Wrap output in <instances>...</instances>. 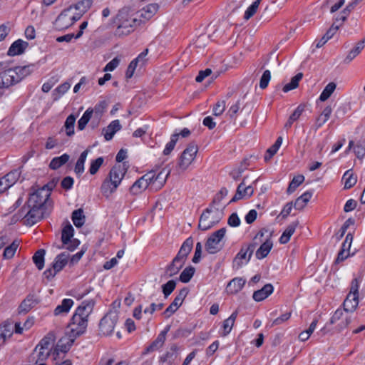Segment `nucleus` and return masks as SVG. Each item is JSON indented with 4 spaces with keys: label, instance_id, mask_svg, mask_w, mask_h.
<instances>
[{
    "label": "nucleus",
    "instance_id": "nucleus-1",
    "mask_svg": "<svg viewBox=\"0 0 365 365\" xmlns=\"http://www.w3.org/2000/svg\"><path fill=\"white\" fill-rule=\"evenodd\" d=\"M94 306L95 301L93 299L85 300L76 309L68 324L70 333L73 334V336L78 337L86 331L88 326V318L92 313Z\"/></svg>",
    "mask_w": 365,
    "mask_h": 365
},
{
    "label": "nucleus",
    "instance_id": "nucleus-2",
    "mask_svg": "<svg viewBox=\"0 0 365 365\" xmlns=\"http://www.w3.org/2000/svg\"><path fill=\"white\" fill-rule=\"evenodd\" d=\"M127 168H125V163L123 165H115L110 170L108 177L103 180L101 191L102 194L108 197L113 192H114L118 185L120 184Z\"/></svg>",
    "mask_w": 365,
    "mask_h": 365
},
{
    "label": "nucleus",
    "instance_id": "nucleus-3",
    "mask_svg": "<svg viewBox=\"0 0 365 365\" xmlns=\"http://www.w3.org/2000/svg\"><path fill=\"white\" fill-rule=\"evenodd\" d=\"M224 208L225 207H216L210 204L200 215L198 229L206 231L217 225L222 217Z\"/></svg>",
    "mask_w": 365,
    "mask_h": 365
},
{
    "label": "nucleus",
    "instance_id": "nucleus-4",
    "mask_svg": "<svg viewBox=\"0 0 365 365\" xmlns=\"http://www.w3.org/2000/svg\"><path fill=\"white\" fill-rule=\"evenodd\" d=\"M115 19L118 24L115 31V35L119 37L128 35L134 31L137 26L140 25L138 19L129 17L128 11L125 9L119 10Z\"/></svg>",
    "mask_w": 365,
    "mask_h": 365
},
{
    "label": "nucleus",
    "instance_id": "nucleus-5",
    "mask_svg": "<svg viewBox=\"0 0 365 365\" xmlns=\"http://www.w3.org/2000/svg\"><path fill=\"white\" fill-rule=\"evenodd\" d=\"M49 213L50 212H48V210H44L36 206L24 205L19 210V215L20 217L23 216L24 225L32 226L46 215H48Z\"/></svg>",
    "mask_w": 365,
    "mask_h": 365
},
{
    "label": "nucleus",
    "instance_id": "nucleus-6",
    "mask_svg": "<svg viewBox=\"0 0 365 365\" xmlns=\"http://www.w3.org/2000/svg\"><path fill=\"white\" fill-rule=\"evenodd\" d=\"M51 193L42 187L30 194L26 206H36L51 212L52 208V202L49 200Z\"/></svg>",
    "mask_w": 365,
    "mask_h": 365
},
{
    "label": "nucleus",
    "instance_id": "nucleus-7",
    "mask_svg": "<svg viewBox=\"0 0 365 365\" xmlns=\"http://www.w3.org/2000/svg\"><path fill=\"white\" fill-rule=\"evenodd\" d=\"M226 233V228L222 227L214 232L207 240L205 242V249L210 254H216L222 247L220 242L225 237Z\"/></svg>",
    "mask_w": 365,
    "mask_h": 365
},
{
    "label": "nucleus",
    "instance_id": "nucleus-8",
    "mask_svg": "<svg viewBox=\"0 0 365 365\" xmlns=\"http://www.w3.org/2000/svg\"><path fill=\"white\" fill-rule=\"evenodd\" d=\"M197 150V145L194 143H190L180 156L178 168L181 171H185L194 160Z\"/></svg>",
    "mask_w": 365,
    "mask_h": 365
},
{
    "label": "nucleus",
    "instance_id": "nucleus-9",
    "mask_svg": "<svg viewBox=\"0 0 365 365\" xmlns=\"http://www.w3.org/2000/svg\"><path fill=\"white\" fill-rule=\"evenodd\" d=\"M118 319V314L115 312H110L106 314L100 321L99 330L104 335L108 336L112 334L114 327Z\"/></svg>",
    "mask_w": 365,
    "mask_h": 365
},
{
    "label": "nucleus",
    "instance_id": "nucleus-10",
    "mask_svg": "<svg viewBox=\"0 0 365 365\" xmlns=\"http://www.w3.org/2000/svg\"><path fill=\"white\" fill-rule=\"evenodd\" d=\"M19 82L20 78L14 68H9L0 73V88H9Z\"/></svg>",
    "mask_w": 365,
    "mask_h": 365
},
{
    "label": "nucleus",
    "instance_id": "nucleus-11",
    "mask_svg": "<svg viewBox=\"0 0 365 365\" xmlns=\"http://www.w3.org/2000/svg\"><path fill=\"white\" fill-rule=\"evenodd\" d=\"M20 168L15 169L0 179V193L6 191L16 183L21 175Z\"/></svg>",
    "mask_w": 365,
    "mask_h": 365
},
{
    "label": "nucleus",
    "instance_id": "nucleus-12",
    "mask_svg": "<svg viewBox=\"0 0 365 365\" xmlns=\"http://www.w3.org/2000/svg\"><path fill=\"white\" fill-rule=\"evenodd\" d=\"M158 4H150L140 10L137 13L139 24H144L149 21L158 11Z\"/></svg>",
    "mask_w": 365,
    "mask_h": 365
},
{
    "label": "nucleus",
    "instance_id": "nucleus-13",
    "mask_svg": "<svg viewBox=\"0 0 365 365\" xmlns=\"http://www.w3.org/2000/svg\"><path fill=\"white\" fill-rule=\"evenodd\" d=\"M170 325L166 326V327L157 336V338L145 349L143 354H147L150 352L154 351L155 350L161 348L165 341L166 334L170 331Z\"/></svg>",
    "mask_w": 365,
    "mask_h": 365
},
{
    "label": "nucleus",
    "instance_id": "nucleus-14",
    "mask_svg": "<svg viewBox=\"0 0 365 365\" xmlns=\"http://www.w3.org/2000/svg\"><path fill=\"white\" fill-rule=\"evenodd\" d=\"M38 302L39 300L37 299L35 294H28L19 307V314H21L28 313Z\"/></svg>",
    "mask_w": 365,
    "mask_h": 365
},
{
    "label": "nucleus",
    "instance_id": "nucleus-15",
    "mask_svg": "<svg viewBox=\"0 0 365 365\" xmlns=\"http://www.w3.org/2000/svg\"><path fill=\"white\" fill-rule=\"evenodd\" d=\"M77 336H73V334L69 332L68 336L62 337L59 339L57 348H56L55 351H60L63 353H66L69 351L72 345L73 344L75 339Z\"/></svg>",
    "mask_w": 365,
    "mask_h": 365
},
{
    "label": "nucleus",
    "instance_id": "nucleus-16",
    "mask_svg": "<svg viewBox=\"0 0 365 365\" xmlns=\"http://www.w3.org/2000/svg\"><path fill=\"white\" fill-rule=\"evenodd\" d=\"M29 46V43L21 39L15 41L9 47L7 54L11 56L22 54Z\"/></svg>",
    "mask_w": 365,
    "mask_h": 365
},
{
    "label": "nucleus",
    "instance_id": "nucleus-17",
    "mask_svg": "<svg viewBox=\"0 0 365 365\" xmlns=\"http://www.w3.org/2000/svg\"><path fill=\"white\" fill-rule=\"evenodd\" d=\"M122 126L118 120H113L107 127L104 128L102 130L105 140H110L116 132L121 129Z\"/></svg>",
    "mask_w": 365,
    "mask_h": 365
},
{
    "label": "nucleus",
    "instance_id": "nucleus-18",
    "mask_svg": "<svg viewBox=\"0 0 365 365\" xmlns=\"http://www.w3.org/2000/svg\"><path fill=\"white\" fill-rule=\"evenodd\" d=\"M274 291L272 284H266L262 289L255 291L252 298L256 302H261L268 297Z\"/></svg>",
    "mask_w": 365,
    "mask_h": 365
},
{
    "label": "nucleus",
    "instance_id": "nucleus-19",
    "mask_svg": "<svg viewBox=\"0 0 365 365\" xmlns=\"http://www.w3.org/2000/svg\"><path fill=\"white\" fill-rule=\"evenodd\" d=\"M251 257H249L245 250L241 247L239 252L237 254L232 262V267L235 269H239L243 264H247Z\"/></svg>",
    "mask_w": 365,
    "mask_h": 365
},
{
    "label": "nucleus",
    "instance_id": "nucleus-20",
    "mask_svg": "<svg viewBox=\"0 0 365 365\" xmlns=\"http://www.w3.org/2000/svg\"><path fill=\"white\" fill-rule=\"evenodd\" d=\"M273 246L272 241L269 238H267L265 241L257 250L255 256L257 259H262L267 256Z\"/></svg>",
    "mask_w": 365,
    "mask_h": 365
},
{
    "label": "nucleus",
    "instance_id": "nucleus-21",
    "mask_svg": "<svg viewBox=\"0 0 365 365\" xmlns=\"http://www.w3.org/2000/svg\"><path fill=\"white\" fill-rule=\"evenodd\" d=\"M359 304V295L349 294L344 301L343 306L345 312H353L357 308Z\"/></svg>",
    "mask_w": 365,
    "mask_h": 365
},
{
    "label": "nucleus",
    "instance_id": "nucleus-22",
    "mask_svg": "<svg viewBox=\"0 0 365 365\" xmlns=\"http://www.w3.org/2000/svg\"><path fill=\"white\" fill-rule=\"evenodd\" d=\"M192 247L193 239L192 237H189L184 241L176 256L186 260L188 255L192 251Z\"/></svg>",
    "mask_w": 365,
    "mask_h": 365
},
{
    "label": "nucleus",
    "instance_id": "nucleus-23",
    "mask_svg": "<svg viewBox=\"0 0 365 365\" xmlns=\"http://www.w3.org/2000/svg\"><path fill=\"white\" fill-rule=\"evenodd\" d=\"M68 257L69 255L66 252H61V254L58 255L56 257L54 262L51 264L53 269H55L57 272H59L61 270H62L68 263Z\"/></svg>",
    "mask_w": 365,
    "mask_h": 365
},
{
    "label": "nucleus",
    "instance_id": "nucleus-24",
    "mask_svg": "<svg viewBox=\"0 0 365 365\" xmlns=\"http://www.w3.org/2000/svg\"><path fill=\"white\" fill-rule=\"evenodd\" d=\"M73 304V301L71 299H64L61 304L58 305L54 311L55 316L66 315L67 314Z\"/></svg>",
    "mask_w": 365,
    "mask_h": 365
},
{
    "label": "nucleus",
    "instance_id": "nucleus-25",
    "mask_svg": "<svg viewBox=\"0 0 365 365\" xmlns=\"http://www.w3.org/2000/svg\"><path fill=\"white\" fill-rule=\"evenodd\" d=\"M340 25H336V22H334L331 27L327 31L325 34L319 40L316 44V48L322 47L330 38L333 37L335 33L337 31Z\"/></svg>",
    "mask_w": 365,
    "mask_h": 365
},
{
    "label": "nucleus",
    "instance_id": "nucleus-26",
    "mask_svg": "<svg viewBox=\"0 0 365 365\" xmlns=\"http://www.w3.org/2000/svg\"><path fill=\"white\" fill-rule=\"evenodd\" d=\"M246 280L242 277H236L232 279L227 284V291L232 294L239 292L245 286Z\"/></svg>",
    "mask_w": 365,
    "mask_h": 365
},
{
    "label": "nucleus",
    "instance_id": "nucleus-27",
    "mask_svg": "<svg viewBox=\"0 0 365 365\" xmlns=\"http://www.w3.org/2000/svg\"><path fill=\"white\" fill-rule=\"evenodd\" d=\"M36 352L33 351V353L29 356V361H35V364L44 363L45 361L50 356V351H46L43 349H38Z\"/></svg>",
    "mask_w": 365,
    "mask_h": 365
},
{
    "label": "nucleus",
    "instance_id": "nucleus-28",
    "mask_svg": "<svg viewBox=\"0 0 365 365\" xmlns=\"http://www.w3.org/2000/svg\"><path fill=\"white\" fill-rule=\"evenodd\" d=\"M342 180L344 181V188L345 190L350 189L356 185L357 176L353 173L352 169H349L343 175Z\"/></svg>",
    "mask_w": 365,
    "mask_h": 365
},
{
    "label": "nucleus",
    "instance_id": "nucleus-29",
    "mask_svg": "<svg viewBox=\"0 0 365 365\" xmlns=\"http://www.w3.org/2000/svg\"><path fill=\"white\" fill-rule=\"evenodd\" d=\"M365 40L359 41L356 45L351 49L346 57L344 60L346 64L349 63L356 56H358L362 49L364 48Z\"/></svg>",
    "mask_w": 365,
    "mask_h": 365
},
{
    "label": "nucleus",
    "instance_id": "nucleus-30",
    "mask_svg": "<svg viewBox=\"0 0 365 365\" xmlns=\"http://www.w3.org/2000/svg\"><path fill=\"white\" fill-rule=\"evenodd\" d=\"M298 224V221H295L287 226V227L279 237V242L281 244H286L289 241L290 237L295 232Z\"/></svg>",
    "mask_w": 365,
    "mask_h": 365
},
{
    "label": "nucleus",
    "instance_id": "nucleus-31",
    "mask_svg": "<svg viewBox=\"0 0 365 365\" xmlns=\"http://www.w3.org/2000/svg\"><path fill=\"white\" fill-rule=\"evenodd\" d=\"M76 117L73 114L69 115L64 123V125L61 130L64 129L66 135L68 137L73 136L75 133L74 126L76 123Z\"/></svg>",
    "mask_w": 365,
    "mask_h": 365
},
{
    "label": "nucleus",
    "instance_id": "nucleus-32",
    "mask_svg": "<svg viewBox=\"0 0 365 365\" xmlns=\"http://www.w3.org/2000/svg\"><path fill=\"white\" fill-rule=\"evenodd\" d=\"M178 350V346L177 344H173L170 346V350L168 351L165 354L160 357V363L168 362V364H171L172 362L176 358V351Z\"/></svg>",
    "mask_w": 365,
    "mask_h": 365
},
{
    "label": "nucleus",
    "instance_id": "nucleus-33",
    "mask_svg": "<svg viewBox=\"0 0 365 365\" xmlns=\"http://www.w3.org/2000/svg\"><path fill=\"white\" fill-rule=\"evenodd\" d=\"M69 155L64 153L59 157L53 158L49 163V168L52 170H57L69 160Z\"/></svg>",
    "mask_w": 365,
    "mask_h": 365
},
{
    "label": "nucleus",
    "instance_id": "nucleus-34",
    "mask_svg": "<svg viewBox=\"0 0 365 365\" xmlns=\"http://www.w3.org/2000/svg\"><path fill=\"white\" fill-rule=\"evenodd\" d=\"M34 68V64H29L24 66H16L14 68V70L15 71V73H16L21 81L25 77L31 74L33 72Z\"/></svg>",
    "mask_w": 365,
    "mask_h": 365
},
{
    "label": "nucleus",
    "instance_id": "nucleus-35",
    "mask_svg": "<svg viewBox=\"0 0 365 365\" xmlns=\"http://www.w3.org/2000/svg\"><path fill=\"white\" fill-rule=\"evenodd\" d=\"M149 185L145 182L141 178L137 180L130 187V192L133 195H138L145 190Z\"/></svg>",
    "mask_w": 365,
    "mask_h": 365
},
{
    "label": "nucleus",
    "instance_id": "nucleus-36",
    "mask_svg": "<svg viewBox=\"0 0 365 365\" xmlns=\"http://www.w3.org/2000/svg\"><path fill=\"white\" fill-rule=\"evenodd\" d=\"M312 196V192L307 191L299 196L294 202V207L297 210H302L309 201Z\"/></svg>",
    "mask_w": 365,
    "mask_h": 365
},
{
    "label": "nucleus",
    "instance_id": "nucleus-37",
    "mask_svg": "<svg viewBox=\"0 0 365 365\" xmlns=\"http://www.w3.org/2000/svg\"><path fill=\"white\" fill-rule=\"evenodd\" d=\"M72 221L76 227H81L85 222V216L83 215V210L80 208L75 210L72 212L71 215Z\"/></svg>",
    "mask_w": 365,
    "mask_h": 365
},
{
    "label": "nucleus",
    "instance_id": "nucleus-38",
    "mask_svg": "<svg viewBox=\"0 0 365 365\" xmlns=\"http://www.w3.org/2000/svg\"><path fill=\"white\" fill-rule=\"evenodd\" d=\"M170 173V170L168 169L165 172V169L160 171L158 175H155V184H156L155 189H160L165 184L166 179Z\"/></svg>",
    "mask_w": 365,
    "mask_h": 365
},
{
    "label": "nucleus",
    "instance_id": "nucleus-39",
    "mask_svg": "<svg viewBox=\"0 0 365 365\" xmlns=\"http://www.w3.org/2000/svg\"><path fill=\"white\" fill-rule=\"evenodd\" d=\"M88 150H86L82 152L76 163L74 171L76 175H81L84 172V163L86 162Z\"/></svg>",
    "mask_w": 365,
    "mask_h": 365
},
{
    "label": "nucleus",
    "instance_id": "nucleus-40",
    "mask_svg": "<svg viewBox=\"0 0 365 365\" xmlns=\"http://www.w3.org/2000/svg\"><path fill=\"white\" fill-rule=\"evenodd\" d=\"M45 254L46 251L43 249H40L33 256V262L39 270L42 269L44 267Z\"/></svg>",
    "mask_w": 365,
    "mask_h": 365
},
{
    "label": "nucleus",
    "instance_id": "nucleus-41",
    "mask_svg": "<svg viewBox=\"0 0 365 365\" xmlns=\"http://www.w3.org/2000/svg\"><path fill=\"white\" fill-rule=\"evenodd\" d=\"M303 77L302 73H298L297 75L293 76L291 78V81L289 83H287L282 88L284 93L289 92L293 89H295L299 86V82L302 80Z\"/></svg>",
    "mask_w": 365,
    "mask_h": 365
},
{
    "label": "nucleus",
    "instance_id": "nucleus-42",
    "mask_svg": "<svg viewBox=\"0 0 365 365\" xmlns=\"http://www.w3.org/2000/svg\"><path fill=\"white\" fill-rule=\"evenodd\" d=\"M93 113V110L92 108H88L85 111V113L78 121V129L79 130H83L86 128V125L92 118Z\"/></svg>",
    "mask_w": 365,
    "mask_h": 365
},
{
    "label": "nucleus",
    "instance_id": "nucleus-43",
    "mask_svg": "<svg viewBox=\"0 0 365 365\" xmlns=\"http://www.w3.org/2000/svg\"><path fill=\"white\" fill-rule=\"evenodd\" d=\"M336 85L334 82H330L328 83L326 87L322 91L319 100L320 101H327L334 93V90L336 89Z\"/></svg>",
    "mask_w": 365,
    "mask_h": 365
},
{
    "label": "nucleus",
    "instance_id": "nucleus-44",
    "mask_svg": "<svg viewBox=\"0 0 365 365\" xmlns=\"http://www.w3.org/2000/svg\"><path fill=\"white\" fill-rule=\"evenodd\" d=\"M74 233V229L72 225L68 222V224L63 228L61 232V241L63 244H66L70 239L73 238Z\"/></svg>",
    "mask_w": 365,
    "mask_h": 365
},
{
    "label": "nucleus",
    "instance_id": "nucleus-45",
    "mask_svg": "<svg viewBox=\"0 0 365 365\" xmlns=\"http://www.w3.org/2000/svg\"><path fill=\"white\" fill-rule=\"evenodd\" d=\"M195 272L192 266L186 267L180 274L179 280L183 283H187L190 281Z\"/></svg>",
    "mask_w": 365,
    "mask_h": 365
},
{
    "label": "nucleus",
    "instance_id": "nucleus-46",
    "mask_svg": "<svg viewBox=\"0 0 365 365\" xmlns=\"http://www.w3.org/2000/svg\"><path fill=\"white\" fill-rule=\"evenodd\" d=\"M12 332L11 331L10 324H5L0 327V346L4 344L6 339L11 337Z\"/></svg>",
    "mask_w": 365,
    "mask_h": 365
},
{
    "label": "nucleus",
    "instance_id": "nucleus-47",
    "mask_svg": "<svg viewBox=\"0 0 365 365\" xmlns=\"http://www.w3.org/2000/svg\"><path fill=\"white\" fill-rule=\"evenodd\" d=\"M304 180V177L302 175L294 176L287 187V192L288 194L292 193L298 186H299Z\"/></svg>",
    "mask_w": 365,
    "mask_h": 365
},
{
    "label": "nucleus",
    "instance_id": "nucleus-48",
    "mask_svg": "<svg viewBox=\"0 0 365 365\" xmlns=\"http://www.w3.org/2000/svg\"><path fill=\"white\" fill-rule=\"evenodd\" d=\"M71 84L68 82H65L58 86L53 92V100H58L62 95L66 93L70 88Z\"/></svg>",
    "mask_w": 365,
    "mask_h": 365
},
{
    "label": "nucleus",
    "instance_id": "nucleus-49",
    "mask_svg": "<svg viewBox=\"0 0 365 365\" xmlns=\"http://www.w3.org/2000/svg\"><path fill=\"white\" fill-rule=\"evenodd\" d=\"M179 134L174 133L171 135L170 140L166 144L165 148L163 150L165 155H169L174 149L176 143L178 140Z\"/></svg>",
    "mask_w": 365,
    "mask_h": 365
},
{
    "label": "nucleus",
    "instance_id": "nucleus-50",
    "mask_svg": "<svg viewBox=\"0 0 365 365\" xmlns=\"http://www.w3.org/2000/svg\"><path fill=\"white\" fill-rule=\"evenodd\" d=\"M180 302L175 301L174 299L173 302L166 308V309L163 312V314L165 318H169L172 314H173L181 306Z\"/></svg>",
    "mask_w": 365,
    "mask_h": 365
},
{
    "label": "nucleus",
    "instance_id": "nucleus-51",
    "mask_svg": "<svg viewBox=\"0 0 365 365\" xmlns=\"http://www.w3.org/2000/svg\"><path fill=\"white\" fill-rule=\"evenodd\" d=\"M52 341L53 339L49 335L44 336L34 349V352H36L38 348L46 350L47 351H50L49 349Z\"/></svg>",
    "mask_w": 365,
    "mask_h": 365
},
{
    "label": "nucleus",
    "instance_id": "nucleus-52",
    "mask_svg": "<svg viewBox=\"0 0 365 365\" xmlns=\"http://www.w3.org/2000/svg\"><path fill=\"white\" fill-rule=\"evenodd\" d=\"M92 5V0H81L72 6L81 14H84Z\"/></svg>",
    "mask_w": 365,
    "mask_h": 365
},
{
    "label": "nucleus",
    "instance_id": "nucleus-53",
    "mask_svg": "<svg viewBox=\"0 0 365 365\" xmlns=\"http://www.w3.org/2000/svg\"><path fill=\"white\" fill-rule=\"evenodd\" d=\"M19 246V242L14 240L9 246L6 247L4 251V257L6 259H11L14 257L16 249Z\"/></svg>",
    "mask_w": 365,
    "mask_h": 365
},
{
    "label": "nucleus",
    "instance_id": "nucleus-54",
    "mask_svg": "<svg viewBox=\"0 0 365 365\" xmlns=\"http://www.w3.org/2000/svg\"><path fill=\"white\" fill-rule=\"evenodd\" d=\"M176 282L173 279L169 280L167 283L162 285V292L165 298H167L175 289Z\"/></svg>",
    "mask_w": 365,
    "mask_h": 365
},
{
    "label": "nucleus",
    "instance_id": "nucleus-55",
    "mask_svg": "<svg viewBox=\"0 0 365 365\" xmlns=\"http://www.w3.org/2000/svg\"><path fill=\"white\" fill-rule=\"evenodd\" d=\"M261 0H256L254 1L245 11L244 18L246 20L250 19L257 12Z\"/></svg>",
    "mask_w": 365,
    "mask_h": 365
},
{
    "label": "nucleus",
    "instance_id": "nucleus-56",
    "mask_svg": "<svg viewBox=\"0 0 365 365\" xmlns=\"http://www.w3.org/2000/svg\"><path fill=\"white\" fill-rule=\"evenodd\" d=\"M72 8L73 6H70L68 8L61 11V13L58 16L57 19H56V24L58 25L59 29H61V26L62 24L68 23V21H66V19H67V17H68V12L71 11Z\"/></svg>",
    "mask_w": 365,
    "mask_h": 365
},
{
    "label": "nucleus",
    "instance_id": "nucleus-57",
    "mask_svg": "<svg viewBox=\"0 0 365 365\" xmlns=\"http://www.w3.org/2000/svg\"><path fill=\"white\" fill-rule=\"evenodd\" d=\"M104 162V158L103 157H99L96 160H93L91 162V165L89 168V173L91 175H95L103 165Z\"/></svg>",
    "mask_w": 365,
    "mask_h": 365
},
{
    "label": "nucleus",
    "instance_id": "nucleus-58",
    "mask_svg": "<svg viewBox=\"0 0 365 365\" xmlns=\"http://www.w3.org/2000/svg\"><path fill=\"white\" fill-rule=\"evenodd\" d=\"M228 194V190L226 187H222L220 190L217 193L215 196L211 205H215L216 207H220V203L221 200L227 196Z\"/></svg>",
    "mask_w": 365,
    "mask_h": 365
},
{
    "label": "nucleus",
    "instance_id": "nucleus-59",
    "mask_svg": "<svg viewBox=\"0 0 365 365\" xmlns=\"http://www.w3.org/2000/svg\"><path fill=\"white\" fill-rule=\"evenodd\" d=\"M362 281V277H356L352 279L350 285L349 294H356L359 295V289L360 286V283Z\"/></svg>",
    "mask_w": 365,
    "mask_h": 365
},
{
    "label": "nucleus",
    "instance_id": "nucleus-60",
    "mask_svg": "<svg viewBox=\"0 0 365 365\" xmlns=\"http://www.w3.org/2000/svg\"><path fill=\"white\" fill-rule=\"evenodd\" d=\"M80 245V241L78 239L72 238L67 242L66 244H63L61 247H58V249L65 248L71 252L75 250Z\"/></svg>",
    "mask_w": 365,
    "mask_h": 365
},
{
    "label": "nucleus",
    "instance_id": "nucleus-61",
    "mask_svg": "<svg viewBox=\"0 0 365 365\" xmlns=\"http://www.w3.org/2000/svg\"><path fill=\"white\" fill-rule=\"evenodd\" d=\"M180 269L175 266L173 261L171 262L170 264L167 266L165 270L164 277H171L175 274H177L179 272Z\"/></svg>",
    "mask_w": 365,
    "mask_h": 365
},
{
    "label": "nucleus",
    "instance_id": "nucleus-62",
    "mask_svg": "<svg viewBox=\"0 0 365 365\" xmlns=\"http://www.w3.org/2000/svg\"><path fill=\"white\" fill-rule=\"evenodd\" d=\"M271 79V73L269 70H266L264 71L262 76H261L259 81V87L262 89H265L269 84V82Z\"/></svg>",
    "mask_w": 365,
    "mask_h": 365
},
{
    "label": "nucleus",
    "instance_id": "nucleus-63",
    "mask_svg": "<svg viewBox=\"0 0 365 365\" xmlns=\"http://www.w3.org/2000/svg\"><path fill=\"white\" fill-rule=\"evenodd\" d=\"M225 101H219L213 107V114L215 116H219L223 113L225 110Z\"/></svg>",
    "mask_w": 365,
    "mask_h": 365
},
{
    "label": "nucleus",
    "instance_id": "nucleus-64",
    "mask_svg": "<svg viewBox=\"0 0 365 365\" xmlns=\"http://www.w3.org/2000/svg\"><path fill=\"white\" fill-rule=\"evenodd\" d=\"M106 108V103L105 101L100 102L98 103L93 109V113L98 118H101L103 113H104Z\"/></svg>",
    "mask_w": 365,
    "mask_h": 365
}]
</instances>
